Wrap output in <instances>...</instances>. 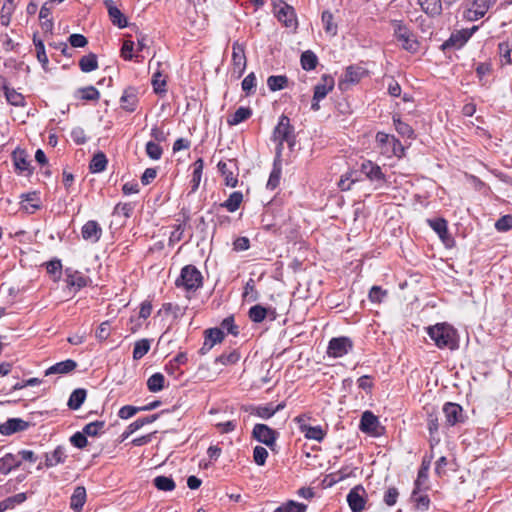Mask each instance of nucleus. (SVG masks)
<instances>
[{"label":"nucleus","instance_id":"obj_19","mask_svg":"<svg viewBox=\"0 0 512 512\" xmlns=\"http://www.w3.org/2000/svg\"><path fill=\"white\" fill-rule=\"evenodd\" d=\"M379 420L370 411H365L362 414L360 421V429L363 432L370 433L372 435H378Z\"/></svg>","mask_w":512,"mask_h":512},{"label":"nucleus","instance_id":"obj_38","mask_svg":"<svg viewBox=\"0 0 512 512\" xmlns=\"http://www.w3.org/2000/svg\"><path fill=\"white\" fill-rule=\"evenodd\" d=\"M288 84V78L284 75H272L267 79V86L271 91L284 89Z\"/></svg>","mask_w":512,"mask_h":512},{"label":"nucleus","instance_id":"obj_60","mask_svg":"<svg viewBox=\"0 0 512 512\" xmlns=\"http://www.w3.org/2000/svg\"><path fill=\"white\" fill-rule=\"evenodd\" d=\"M268 457V451L262 446H256L253 451V459L259 466H263Z\"/></svg>","mask_w":512,"mask_h":512},{"label":"nucleus","instance_id":"obj_8","mask_svg":"<svg viewBox=\"0 0 512 512\" xmlns=\"http://www.w3.org/2000/svg\"><path fill=\"white\" fill-rule=\"evenodd\" d=\"M360 170L371 182L376 184L377 188L382 187L387 182L381 167L371 160L363 161Z\"/></svg>","mask_w":512,"mask_h":512},{"label":"nucleus","instance_id":"obj_50","mask_svg":"<svg viewBox=\"0 0 512 512\" xmlns=\"http://www.w3.org/2000/svg\"><path fill=\"white\" fill-rule=\"evenodd\" d=\"M104 427H105L104 421H95V422H91V423H88L87 425H85L83 428V431L87 436L94 437V436H97V435L103 433Z\"/></svg>","mask_w":512,"mask_h":512},{"label":"nucleus","instance_id":"obj_16","mask_svg":"<svg viewBox=\"0 0 512 512\" xmlns=\"http://www.w3.org/2000/svg\"><path fill=\"white\" fill-rule=\"evenodd\" d=\"M29 423L20 418H10L0 425V433L2 435H11L16 432L24 431L28 428Z\"/></svg>","mask_w":512,"mask_h":512},{"label":"nucleus","instance_id":"obj_17","mask_svg":"<svg viewBox=\"0 0 512 512\" xmlns=\"http://www.w3.org/2000/svg\"><path fill=\"white\" fill-rule=\"evenodd\" d=\"M66 282L68 286L79 290L86 287L91 280L81 272L68 268L66 269Z\"/></svg>","mask_w":512,"mask_h":512},{"label":"nucleus","instance_id":"obj_31","mask_svg":"<svg viewBox=\"0 0 512 512\" xmlns=\"http://www.w3.org/2000/svg\"><path fill=\"white\" fill-rule=\"evenodd\" d=\"M79 67L82 72L89 73L98 68V60L97 56L94 53H89L87 55H84L79 60Z\"/></svg>","mask_w":512,"mask_h":512},{"label":"nucleus","instance_id":"obj_6","mask_svg":"<svg viewBox=\"0 0 512 512\" xmlns=\"http://www.w3.org/2000/svg\"><path fill=\"white\" fill-rule=\"evenodd\" d=\"M273 140L278 142V148L281 149L283 142H287L290 147L295 143L294 127L290 124V119L286 115L279 118L278 124L273 131Z\"/></svg>","mask_w":512,"mask_h":512},{"label":"nucleus","instance_id":"obj_4","mask_svg":"<svg viewBox=\"0 0 512 512\" xmlns=\"http://www.w3.org/2000/svg\"><path fill=\"white\" fill-rule=\"evenodd\" d=\"M273 13L275 17L286 28L295 31L298 27V20L294 8L283 0H272Z\"/></svg>","mask_w":512,"mask_h":512},{"label":"nucleus","instance_id":"obj_13","mask_svg":"<svg viewBox=\"0 0 512 512\" xmlns=\"http://www.w3.org/2000/svg\"><path fill=\"white\" fill-rule=\"evenodd\" d=\"M253 437L268 447L275 445L277 433L265 424H256L252 431Z\"/></svg>","mask_w":512,"mask_h":512},{"label":"nucleus","instance_id":"obj_9","mask_svg":"<svg viewBox=\"0 0 512 512\" xmlns=\"http://www.w3.org/2000/svg\"><path fill=\"white\" fill-rule=\"evenodd\" d=\"M247 59L245 55V46L238 41L232 45V71L240 78L245 72Z\"/></svg>","mask_w":512,"mask_h":512},{"label":"nucleus","instance_id":"obj_23","mask_svg":"<svg viewBox=\"0 0 512 512\" xmlns=\"http://www.w3.org/2000/svg\"><path fill=\"white\" fill-rule=\"evenodd\" d=\"M86 501V489L83 486H77L70 499V508L80 512Z\"/></svg>","mask_w":512,"mask_h":512},{"label":"nucleus","instance_id":"obj_37","mask_svg":"<svg viewBox=\"0 0 512 512\" xmlns=\"http://www.w3.org/2000/svg\"><path fill=\"white\" fill-rule=\"evenodd\" d=\"M4 93L6 100L13 106H24L25 105V98L24 96L17 92L13 88L4 87Z\"/></svg>","mask_w":512,"mask_h":512},{"label":"nucleus","instance_id":"obj_57","mask_svg":"<svg viewBox=\"0 0 512 512\" xmlns=\"http://www.w3.org/2000/svg\"><path fill=\"white\" fill-rule=\"evenodd\" d=\"M239 359H240V354L236 350H233L229 353H224V354L220 355L216 359V361L223 365H232V364H235L236 362H238Z\"/></svg>","mask_w":512,"mask_h":512},{"label":"nucleus","instance_id":"obj_33","mask_svg":"<svg viewBox=\"0 0 512 512\" xmlns=\"http://www.w3.org/2000/svg\"><path fill=\"white\" fill-rule=\"evenodd\" d=\"M203 168H204V161L202 158L197 159L193 163V174H192V180H191L192 192H195L200 185Z\"/></svg>","mask_w":512,"mask_h":512},{"label":"nucleus","instance_id":"obj_51","mask_svg":"<svg viewBox=\"0 0 512 512\" xmlns=\"http://www.w3.org/2000/svg\"><path fill=\"white\" fill-rule=\"evenodd\" d=\"M420 489L415 486L412 492V499L416 503L417 508L424 510L429 506V498L427 495L421 494Z\"/></svg>","mask_w":512,"mask_h":512},{"label":"nucleus","instance_id":"obj_1","mask_svg":"<svg viewBox=\"0 0 512 512\" xmlns=\"http://www.w3.org/2000/svg\"><path fill=\"white\" fill-rule=\"evenodd\" d=\"M427 332L438 348L454 350L458 347L456 331L448 324H436L429 327Z\"/></svg>","mask_w":512,"mask_h":512},{"label":"nucleus","instance_id":"obj_32","mask_svg":"<svg viewBox=\"0 0 512 512\" xmlns=\"http://www.w3.org/2000/svg\"><path fill=\"white\" fill-rule=\"evenodd\" d=\"M86 399V390L85 389H76L74 390L68 400V407L72 410H77L81 407Z\"/></svg>","mask_w":512,"mask_h":512},{"label":"nucleus","instance_id":"obj_52","mask_svg":"<svg viewBox=\"0 0 512 512\" xmlns=\"http://www.w3.org/2000/svg\"><path fill=\"white\" fill-rule=\"evenodd\" d=\"M267 315V310L261 305H255L250 308L249 310V318L255 322L260 323L262 322Z\"/></svg>","mask_w":512,"mask_h":512},{"label":"nucleus","instance_id":"obj_48","mask_svg":"<svg viewBox=\"0 0 512 512\" xmlns=\"http://www.w3.org/2000/svg\"><path fill=\"white\" fill-rule=\"evenodd\" d=\"M145 151L147 156L152 160H159L163 154L162 147L155 141H148L146 143Z\"/></svg>","mask_w":512,"mask_h":512},{"label":"nucleus","instance_id":"obj_43","mask_svg":"<svg viewBox=\"0 0 512 512\" xmlns=\"http://www.w3.org/2000/svg\"><path fill=\"white\" fill-rule=\"evenodd\" d=\"M108 13L114 25L118 26L119 28H124L127 26V19L117 7L109 5Z\"/></svg>","mask_w":512,"mask_h":512},{"label":"nucleus","instance_id":"obj_40","mask_svg":"<svg viewBox=\"0 0 512 512\" xmlns=\"http://www.w3.org/2000/svg\"><path fill=\"white\" fill-rule=\"evenodd\" d=\"M151 342L148 339H141L135 342L133 349V359L139 360L150 350Z\"/></svg>","mask_w":512,"mask_h":512},{"label":"nucleus","instance_id":"obj_62","mask_svg":"<svg viewBox=\"0 0 512 512\" xmlns=\"http://www.w3.org/2000/svg\"><path fill=\"white\" fill-rule=\"evenodd\" d=\"M70 442L77 448L79 449H83L84 447L87 446L88 444V441H87V435L84 433V431L82 432H76L74 435L71 436L70 438Z\"/></svg>","mask_w":512,"mask_h":512},{"label":"nucleus","instance_id":"obj_18","mask_svg":"<svg viewBox=\"0 0 512 512\" xmlns=\"http://www.w3.org/2000/svg\"><path fill=\"white\" fill-rule=\"evenodd\" d=\"M366 73V70L360 66H349L346 68L339 85L342 87L346 84H356L366 75Z\"/></svg>","mask_w":512,"mask_h":512},{"label":"nucleus","instance_id":"obj_12","mask_svg":"<svg viewBox=\"0 0 512 512\" xmlns=\"http://www.w3.org/2000/svg\"><path fill=\"white\" fill-rule=\"evenodd\" d=\"M347 502L352 512H361L366 505V491L361 486H355L347 495Z\"/></svg>","mask_w":512,"mask_h":512},{"label":"nucleus","instance_id":"obj_24","mask_svg":"<svg viewBox=\"0 0 512 512\" xmlns=\"http://www.w3.org/2000/svg\"><path fill=\"white\" fill-rule=\"evenodd\" d=\"M66 459L65 450L63 447L58 446L51 453H46L44 466L47 468L54 467L58 464L64 463Z\"/></svg>","mask_w":512,"mask_h":512},{"label":"nucleus","instance_id":"obj_49","mask_svg":"<svg viewBox=\"0 0 512 512\" xmlns=\"http://www.w3.org/2000/svg\"><path fill=\"white\" fill-rule=\"evenodd\" d=\"M428 222L431 228L439 235L442 240H444L448 232L446 220L438 218L435 220H429Z\"/></svg>","mask_w":512,"mask_h":512},{"label":"nucleus","instance_id":"obj_3","mask_svg":"<svg viewBox=\"0 0 512 512\" xmlns=\"http://www.w3.org/2000/svg\"><path fill=\"white\" fill-rule=\"evenodd\" d=\"M376 148L380 154L386 158L398 157L401 158L404 154V147L395 136L378 132L376 134Z\"/></svg>","mask_w":512,"mask_h":512},{"label":"nucleus","instance_id":"obj_46","mask_svg":"<svg viewBox=\"0 0 512 512\" xmlns=\"http://www.w3.org/2000/svg\"><path fill=\"white\" fill-rule=\"evenodd\" d=\"M153 482L155 487L161 491H172L175 488V482L171 477L157 476Z\"/></svg>","mask_w":512,"mask_h":512},{"label":"nucleus","instance_id":"obj_61","mask_svg":"<svg viewBox=\"0 0 512 512\" xmlns=\"http://www.w3.org/2000/svg\"><path fill=\"white\" fill-rule=\"evenodd\" d=\"M243 297L250 301L257 300L258 295H257V291L255 288V282L253 279H249L246 282L245 287H244Z\"/></svg>","mask_w":512,"mask_h":512},{"label":"nucleus","instance_id":"obj_34","mask_svg":"<svg viewBox=\"0 0 512 512\" xmlns=\"http://www.w3.org/2000/svg\"><path fill=\"white\" fill-rule=\"evenodd\" d=\"M21 207L28 213H34L39 208V199L36 193L22 196Z\"/></svg>","mask_w":512,"mask_h":512},{"label":"nucleus","instance_id":"obj_54","mask_svg":"<svg viewBox=\"0 0 512 512\" xmlns=\"http://www.w3.org/2000/svg\"><path fill=\"white\" fill-rule=\"evenodd\" d=\"M39 18L43 20L42 25L47 29L50 30L53 27V22L51 19V7L48 6V4H44L39 12Z\"/></svg>","mask_w":512,"mask_h":512},{"label":"nucleus","instance_id":"obj_39","mask_svg":"<svg viewBox=\"0 0 512 512\" xmlns=\"http://www.w3.org/2000/svg\"><path fill=\"white\" fill-rule=\"evenodd\" d=\"M107 165V158L104 153L99 152L95 154L90 162L89 168L93 173H99L105 170Z\"/></svg>","mask_w":512,"mask_h":512},{"label":"nucleus","instance_id":"obj_27","mask_svg":"<svg viewBox=\"0 0 512 512\" xmlns=\"http://www.w3.org/2000/svg\"><path fill=\"white\" fill-rule=\"evenodd\" d=\"M252 115V110L249 107H239L233 114L228 116L227 124L235 126L247 120Z\"/></svg>","mask_w":512,"mask_h":512},{"label":"nucleus","instance_id":"obj_44","mask_svg":"<svg viewBox=\"0 0 512 512\" xmlns=\"http://www.w3.org/2000/svg\"><path fill=\"white\" fill-rule=\"evenodd\" d=\"M322 23L327 34L330 36H335L337 34V24L334 23V18L331 12L324 11L322 13Z\"/></svg>","mask_w":512,"mask_h":512},{"label":"nucleus","instance_id":"obj_22","mask_svg":"<svg viewBox=\"0 0 512 512\" xmlns=\"http://www.w3.org/2000/svg\"><path fill=\"white\" fill-rule=\"evenodd\" d=\"M21 465V460L12 453H7L0 459V473L7 475L13 469L18 468Z\"/></svg>","mask_w":512,"mask_h":512},{"label":"nucleus","instance_id":"obj_7","mask_svg":"<svg viewBox=\"0 0 512 512\" xmlns=\"http://www.w3.org/2000/svg\"><path fill=\"white\" fill-rule=\"evenodd\" d=\"M217 167L224 177V183L229 187H236L238 184L239 168L235 159H228L227 161H219Z\"/></svg>","mask_w":512,"mask_h":512},{"label":"nucleus","instance_id":"obj_41","mask_svg":"<svg viewBox=\"0 0 512 512\" xmlns=\"http://www.w3.org/2000/svg\"><path fill=\"white\" fill-rule=\"evenodd\" d=\"M165 377L161 373H154L147 380V387L151 392H159L164 388Z\"/></svg>","mask_w":512,"mask_h":512},{"label":"nucleus","instance_id":"obj_29","mask_svg":"<svg viewBox=\"0 0 512 512\" xmlns=\"http://www.w3.org/2000/svg\"><path fill=\"white\" fill-rule=\"evenodd\" d=\"M13 161H14L15 168L19 173H23V172L30 173V169H29L30 163L27 160V155L23 150L17 149L13 152Z\"/></svg>","mask_w":512,"mask_h":512},{"label":"nucleus","instance_id":"obj_30","mask_svg":"<svg viewBox=\"0 0 512 512\" xmlns=\"http://www.w3.org/2000/svg\"><path fill=\"white\" fill-rule=\"evenodd\" d=\"M122 107L127 111H134L137 103V96L135 90L132 88H127L120 99Z\"/></svg>","mask_w":512,"mask_h":512},{"label":"nucleus","instance_id":"obj_36","mask_svg":"<svg viewBox=\"0 0 512 512\" xmlns=\"http://www.w3.org/2000/svg\"><path fill=\"white\" fill-rule=\"evenodd\" d=\"M224 338V333L221 329L214 328L206 331V339L204 342V346H207L209 349L212 348L215 344L220 343Z\"/></svg>","mask_w":512,"mask_h":512},{"label":"nucleus","instance_id":"obj_59","mask_svg":"<svg viewBox=\"0 0 512 512\" xmlns=\"http://www.w3.org/2000/svg\"><path fill=\"white\" fill-rule=\"evenodd\" d=\"M499 48V52H500V55L502 58L505 59V63L506 64H511L512 63V59H511V51H512V41H504V42H501L498 46Z\"/></svg>","mask_w":512,"mask_h":512},{"label":"nucleus","instance_id":"obj_25","mask_svg":"<svg viewBox=\"0 0 512 512\" xmlns=\"http://www.w3.org/2000/svg\"><path fill=\"white\" fill-rule=\"evenodd\" d=\"M417 3L420 5L421 9L430 16H438L442 11V1L441 0H417Z\"/></svg>","mask_w":512,"mask_h":512},{"label":"nucleus","instance_id":"obj_55","mask_svg":"<svg viewBox=\"0 0 512 512\" xmlns=\"http://www.w3.org/2000/svg\"><path fill=\"white\" fill-rule=\"evenodd\" d=\"M429 465H430V462H426L425 460H423L422 464H421V467L418 471V476H417V479L415 481V486L417 488H421L423 485L426 484V481L428 479V470H429Z\"/></svg>","mask_w":512,"mask_h":512},{"label":"nucleus","instance_id":"obj_28","mask_svg":"<svg viewBox=\"0 0 512 512\" xmlns=\"http://www.w3.org/2000/svg\"><path fill=\"white\" fill-rule=\"evenodd\" d=\"M74 97L85 101H98L100 92L94 86L79 88L75 91Z\"/></svg>","mask_w":512,"mask_h":512},{"label":"nucleus","instance_id":"obj_47","mask_svg":"<svg viewBox=\"0 0 512 512\" xmlns=\"http://www.w3.org/2000/svg\"><path fill=\"white\" fill-rule=\"evenodd\" d=\"M152 85L155 93L162 94L166 92V77L158 70L153 73Z\"/></svg>","mask_w":512,"mask_h":512},{"label":"nucleus","instance_id":"obj_63","mask_svg":"<svg viewBox=\"0 0 512 512\" xmlns=\"http://www.w3.org/2000/svg\"><path fill=\"white\" fill-rule=\"evenodd\" d=\"M110 331V322L104 321L97 328L95 336L99 341H104L110 336Z\"/></svg>","mask_w":512,"mask_h":512},{"label":"nucleus","instance_id":"obj_2","mask_svg":"<svg viewBox=\"0 0 512 512\" xmlns=\"http://www.w3.org/2000/svg\"><path fill=\"white\" fill-rule=\"evenodd\" d=\"M394 38L401 44V47L409 53H416L419 49V42L409 26L402 20L393 19L390 21Z\"/></svg>","mask_w":512,"mask_h":512},{"label":"nucleus","instance_id":"obj_14","mask_svg":"<svg viewBox=\"0 0 512 512\" xmlns=\"http://www.w3.org/2000/svg\"><path fill=\"white\" fill-rule=\"evenodd\" d=\"M442 410L445 416V422L448 426H454L463 421V410L459 404L448 402L443 406Z\"/></svg>","mask_w":512,"mask_h":512},{"label":"nucleus","instance_id":"obj_20","mask_svg":"<svg viewBox=\"0 0 512 512\" xmlns=\"http://www.w3.org/2000/svg\"><path fill=\"white\" fill-rule=\"evenodd\" d=\"M334 79L329 75H323L321 82L314 87V100H322L334 88Z\"/></svg>","mask_w":512,"mask_h":512},{"label":"nucleus","instance_id":"obj_11","mask_svg":"<svg viewBox=\"0 0 512 512\" xmlns=\"http://www.w3.org/2000/svg\"><path fill=\"white\" fill-rule=\"evenodd\" d=\"M352 347V341L348 337L332 338L329 342L327 353L331 357L338 358L346 355Z\"/></svg>","mask_w":512,"mask_h":512},{"label":"nucleus","instance_id":"obj_53","mask_svg":"<svg viewBox=\"0 0 512 512\" xmlns=\"http://www.w3.org/2000/svg\"><path fill=\"white\" fill-rule=\"evenodd\" d=\"M307 506L295 501H289L278 507L274 512H306Z\"/></svg>","mask_w":512,"mask_h":512},{"label":"nucleus","instance_id":"obj_5","mask_svg":"<svg viewBox=\"0 0 512 512\" xmlns=\"http://www.w3.org/2000/svg\"><path fill=\"white\" fill-rule=\"evenodd\" d=\"M201 272L192 265L182 268L180 277L176 280V286L187 291H195L202 286Z\"/></svg>","mask_w":512,"mask_h":512},{"label":"nucleus","instance_id":"obj_58","mask_svg":"<svg viewBox=\"0 0 512 512\" xmlns=\"http://www.w3.org/2000/svg\"><path fill=\"white\" fill-rule=\"evenodd\" d=\"M35 49H36V56L38 61L42 64L43 68L45 69L48 65V57L45 52L44 44L41 40L34 39Z\"/></svg>","mask_w":512,"mask_h":512},{"label":"nucleus","instance_id":"obj_21","mask_svg":"<svg viewBox=\"0 0 512 512\" xmlns=\"http://www.w3.org/2000/svg\"><path fill=\"white\" fill-rule=\"evenodd\" d=\"M77 367V363L72 359H67L65 361L58 362L52 366H50L45 371V376H49L52 374H67L73 371Z\"/></svg>","mask_w":512,"mask_h":512},{"label":"nucleus","instance_id":"obj_10","mask_svg":"<svg viewBox=\"0 0 512 512\" xmlns=\"http://www.w3.org/2000/svg\"><path fill=\"white\" fill-rule=\"evenodd\" d=\"M496 0H473L471 6L465 11V18L469 21H477L485 16Z\"/></svg>","mask_w":512,"mask_h":512},{"label":"nucleus","instance_id":"obj_45","mask_svg":"<svg viewBox=\"0 0 512 512\" xmlns=\"http://www.w3.org/2000/svg\"><path fill=\"white\" fill-rule=\"evenodd\" d=\"M318 59L312 51H305L301 55V66L304 70H313L316 68Z\"/></svg>","mask_w":512,"mask_h":512},{"label":"nucleus","instance_id":"obj_56","mask_svg":"<svg viewBox=\"0 0 512 512\" xmlns=\"http://www.w3.org/2000/svg\"><path fill=\"white\" fill-rule=\"evenodd\" d=\"M47 273L50 274L54 281L58 280L61 276L62 264L60 260H51L46 264Z\"/></svg>","mask_w":512,"mask_h":512},{"label":"nucleus","instance_id":"obj_15","mask_svg":"<svg viewBox=\"0 0 512 512\" xmlns=\"http://www.w3.org/2000/svg\"><path fill=\"white\" fill-rule=\"evenodd\" d=\"M81 235L84 240L96 243L101 238L102 228L96 221L90 220L82 226Z\"/></svg>","mask_w":512,"mask_h":512},{"label":"nucleus","instance_id":"obj_35","mask_svg":"<svg viewBox=\"0 0 512 512\" xmlns=\"http://www.w3.org/2000/svg\"><path fill=\"white\" fill-rule=\"evenodd\" d=\"M303 434L305 436V438L309 439V440H315V441H318V442H321L325 435H326V432L322 429L321 426H310L308 425L307 427H303Z\"/></svg>","mask_w":512,"mask_h":512},{"label":"nucleus","instance_id":"obj_64","mask_svg":"<svg viewBox=\"0 0 512 512\" xmlns=\"http://www.w3.org/2000/svg\"><path fill=\"white\" fill-rule=\"evenodd\" d=\"M495 228L498 231H508L512 228V215L502 216L495 223Z\"/></svg>","mask_w":512,"mask_h":512},{"label":"nucleus","instance_id":"obj_26","mask_svg":"<svg viewBox=\"0 0 512 512\" xmlns=\"http://www.w3.org/2000/svg\"><path fill=\"white\" fill-rule=\"evenodd\" d=\"M284 408V404H278L277 406H273L272 404H267L263 406L253 407L251 413L262 418L268 419L272 417L277 411Z\"/></svg>","mask_w":512,"mask_h":512},{"label":"nucleus","instance_id":"obj_42","mask_svg":"<svg viewBox=\"0 0 512 512\" xmlns=\"http://www.w3.org/2000/svg\"><path fill=\"white\" fill-rule=\"evenodd\" d=\"M243 201V194L241 192H233L229 198L222 204L229 212H235Z\"/></svg>","mask_w":512,"mask_h":512}]
</instances>
